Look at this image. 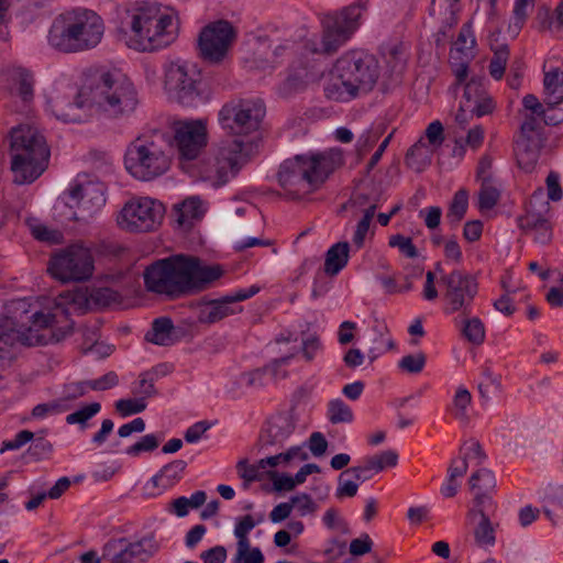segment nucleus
<instances>
[{"mask_svg":"<svg viewBox=\"0 0 563 563\" xmlns=\"http://www.w3.org/2000/svg\"><path fill=\"white\" fill-rule=\"evenodd\" d=\"M139 104L131 79L118 69L88 74L80 88L58 79L46 95V112L63 122L81 123L92 110L111 119L130 117Z\"/></svg>","mask_w":563,"mask_h":563,"instance_id":"f257e3e1","label":"nucleus"},{"mask_svg":"<svg viewBox=\"0 0 563 563\" xmlns=\"http://www.w3.org/2000/svg\"><path fill=\"white\" fill-rule=\"evenodd\" d=\"M264 115L260 99H236L222 106L218 121L228 137L214 145L205 168L213 188L225 186L251 159L253 143L246 137L260 129Z\"/></svg>","mask_w":563,"mask_h":563,"instance_id":"f03ea898","label":"nucleus"},{"mask_svg":"<svg viewBox=\"0 0 563 563\" xmlns=\"http://www.w3.org/2000/svg\"><path fill=\"white\" fill-rule=\"evenodd\" d=\"M223 275L218 264L192 255L176 254L157 260L144 273L145 288L168 299H179L209 289Z\"/></svg>","mask_w":563,"mask_h":563,"instance_id":"7ed1b4c3","label":"nucleus"},{"mask_svg":"<svg viewBox=\"0 0 563 563\" xmlns=\"http://www.w3.org/2000/svg\"><path fill=\"white\" fill-rule=\"evenodd\" d=\"M117 16L120 31L128 36V46L139 52L165 48L178 35L173 12L156 2L140 0L118 5Z\"/></svg>","mask_w":563,"mask_h":563,"instance_id":"20e7f679","label":"nucleus"},{"mask_svg":"<svg viewBox=\"0 0 563 563\" xmlns=\"http://www.w3.org/2000/svg\"><path fill=\"white\" fill-rule=\"evenodd\" d=\"M340 150L295 155L284 161L277 180L289 199H301L318 190L342 165Z\"/></svg>","mask_w":563,"mask_h":563,"instance_id":"39448f33","label":"nucleus"},{"mask_svg":"<svg viewBox=\"0 0 563 563\" xmlns=\"http://www.w3.org/2000/svg\"><path fill=\"white\" fill-rule=\"evenodd\" d=\"M378 78L377 63L363 51H349L341 55L329 73L324 95L335 101H349L360 92L373 89Z\"/></svg>","mask_w":563,"mask_h":563,"instance_id":"423d86ee","label":"nucleus"},{"mask_svg":"<svg viewBox=\"0 0 563 563\" xmlns=\"http://www.w3.org/2000/svg\"><path fill=\"white\" fill-rule=\"evenodd\" d=\"M11 170L14 183L31 184L46 169L49 150L37 128L20 124L10 131Z\"/></svg>","mask_w":563,"mask_h":563,"instance_id":"0eeeda50","label":"nucleus"},{"mask_svg":"<svg viewBox=\"0 0 563 563\" xmlns=\"http://www.w3.org/2000/svg\"><path fill=\"white\" fill-rule=\"evenodd\" d=\"M366 7L353 2L338 10L320 15L321 35L307 38L301 48L311 55H333L344 46L362 24Z\"/></svg>","mask_w":563,"mask_h":563,"instance_id":"6e6552de","label":"nucleus"},{"mask_svg":"<svg viewBox=\"0 0 563 563\" xmlns=\"http://www.w3.org/2000/svg\"><path fill=\"white\" fill-rule=\"evenodd\" d=\"M167 142L162 132L141 135L126 148L124 165L136 179L148 181L165 174L169 158L165 153Z\"/></svg>","mask_w":563,"mask_h":563,"instance_id":"1a4fd4ad","label":"nucleus"},{"mask_svg":"<svg viewBox=\"0 0 563 563\" xmlns=\"http://www.w3.org/2000/svg\"><path fill=\"white\" fill-rule=\"evenodd\" d=\"M93 271V255L82 243H74L54 252L47 266L48 274L63 284L87 282Z\"/></svg>","mask_w":563,"mask_h":563,"instance_id":"9d476101","label":"nucleus"},{"mask_svg":"<svg viewBox=\"0 0 563 563\" xmlns=\"http://www.w3.org/2000/svg\"><path fill=\"white\" fill-rule=\"evenodd\" d=\"M15 311L20 312L21 329L19 340L24 345H44L59 342L71 332V327L55 331L52 329L54 317L40 310H32L31 305L25 300L16 302Z\"/></svg>","mask_w":563,"mask_h":563,"instance_id":"9b49d317","label":"nucleus"},{"mask_svg":"<svg viewBox=\"0 0 563 563\" xmlns=\"http://www.w3.org/2000/svg\"><path fill=\"white\" fill-rule=\"evenodd\" d=\"M200 71L194 64L176 60L165 66V90L183 106H196L200 96Z\"/></svg>","mask_w":563,"mask_h":563,"instance_id":"f8f14e48","label":"nucleus"},{"mask_svg":"<svg viewBox=\"0 0 563 563\" xmlns=\"http://www.w3.org/2000/svg\"><path fill=\"white\" fill-rule=\"evenodd\" d=\"M165 207L158 200L150 197L133 198L124 203L117 222L128 232H150L162 222Z\"/></svg>","mask_w":563,"mask_h":563,"instance_id":"ddd939ff","label":"nucleus"},{"mask_svg":"<svg viewBox=\"0 0 563 563\" xmlns=\"http://www.w3.org/2000/svg\"><path fill=\"white\" fill-rule=\"evenodd\" d=\"M440 284L443 286V312L452 314L462 312L468 316L471 307L478 292L476 278L463 271L454 269L440 277Z\"/></svg>","mask_w":563,"mask_h":563,"instance_id":"4468645a","label":"nucleus"},{"mask_svg":"<svg viewBox=\"0 0 563 563\" xmlns=\"http://www.w3.org/2000/svg\"><path fill=\"white\" fill-rule=\"evenodd\" d=\"M519 229L523 234L531 236L534 243L548 245L553 239V223L551 206L544 199L542 188H538L531 196L525 214L517 218Z\"/></svg>","mask_w":563,"mask_h":563,"instance_id":"2eb2a0df","label":"nucleus"},{"mask_svg":"<svg viewBox=\"0 0 563 563\" xmlns=\"http://www.w3.org/2000/svg\"><path fill=\"white\" fill-rule=\"evenodd\" d=\"M106 185L88 176H78L69 189L68 205L75 209L73 218L87 221L99 212L106 203Z\"/></svg>","mask_w":563,"mask_h":563,"instance_id":"dca6fc26","label":"nucleus"},{"mask_svg":"<svg viewBox=\"0 0 563 563\" xmlns=\"http://www.w3.org/2000/svg\"><path fill=\"white\" fill-rule=\"evenodd\" d=\"M257 285H251L246 288H240L230 294L213 300H203L199 303L197 320L202 324H213L227 317L242 311L239 302L250 299L260 291Z\"/></svg>","mask_w":563,"mask_h":563,"instance_id":"f3484780","label":"nucleus"},{"mask_svg":"<svg viewBox=\"0 0 563 563\" xmlns=\"http://www.w3.org/2000/svg\"><path fill=\"white\" fill-rule=\"evenodd\" d=\"M235 38L231 23L219 20L206 25L199 35L198 47L201 57L211 63H219L227 55Z\"/></svg>","mask_w":563,"mask_h":563,"instance_id":"a211bd4d","label":"nucleus"},{"mask_svg":"<svg viewBox=\"0 0 563 563\" xmlns=\"http://www.w3.org/2000/svg\"><path fill=\"white\" fill-rule=\"evenodd\" d=\"M174 142L181 159H196L208 142L206 124L201 120L175 123Z\"/></svg>","mask_w":563,"mask_h":563,"instance_id":"6ab92c4d","label":"nucleus"},{"mask_svg":"<svg viewBox=\"0 0 563 563\" xmlns=\"http://www.w3.org/2000/svg\"><path fill=\"white\" fill-rule=\"evenodd\" d=\"M78 52L96 47L104 33V24L95 11L77 8L71 10Z\"/></svg>","mask_w":563,"mask_h":563,"instance_id":"aec40b11","label":"nucleus"},{"mask_svg":"<svg viewBox=\"0 0 563 563\" xmlns=\"http://www.w3.org/2000/svg\"><path fill=\"white\" fill-rule=\"evenodd\" d=\"M71 10L58 14L52 22L47 43L63 53H78Z\"/></svg>","mask_w":563,"mask_h":563,"instance_id":"412c9836","label":"nucleus"},{"mask_svg":"<svg viewBox=\"0 0 563 563\" xmlns=\"http://www.w3.org/2000/svg\"><path fill=\"white\" fill-rule=\"evenodd\" d=\"M295 431V421L290 415L280 413L268 419L260 435L261 449L267 450L282 445Z\"/></svg>","mask_w":563,"mask_h":563,"instance_id":"4be33fe9","label":"nucleus"},{"mask_svg":"<svg viewBox=\"0 0 563 563\" xmlns=\"http://www.w3.org/2000/svg\"><path fill=\"white\" fill-rule=\"evenodd\" d=\"M157 551V544L152 536L143 537L140 540L128 543L115 553L111 563H136L145 562Z\"/></svg>","mask_w":563,"mask_h":563,"instance_id":"5701e85b","label":"nucleus"},{"mask_svg":"<svg viewBox=\"0 0 563 563\" xmlns=\"http://www.w3.org/2000/svg\"><path fill=\"white\" fill-rule=\"evenodd\" d=\"M207 211L206 202L198 196H189L173 207V217L180 228L190 229Z\"/></svg>","mask_w":563,"mask_h":563,"instance_id":"b1692460","label":"nucleus"},{"mask_svg":"<svg viewBox=\"0 0 563 563\" xmlns=\"http://www.w3.org/2000/svg\"><path fill=\"white\" fill-rule=\"evenodd\" d=\"M187 467L184 460H174L164 465L146 484L147 489H158V494L176 485Z\"/></svg>","mask_w":563,"mask_h":563,"instance_id":"393cba45","label":"nucleus"},{"mask_svg":"<svg viewBox=\"0 0 563 563\" xmlns=\"http://www.w3.org/2000/svg\"><path fill=\"white\" fill-rule=\"evenodd\" d=\"M471 489L475 492V503L478 507L492 505L490 493L496 487V478L492 471L481 468L470 477Z\"/></svg>","mask_w":563,"mask_h":563,"instance_id":"a878e982","label":"nucleus"},{"mask_svg":"<svg viewBox=\"0 0 563 563\" xmlns=\"http://www.w3.org/2000/svg\"><path fill=\"white\" fill-rule=\"evenodd\" d=\"M541 140L536 137H520L516 143V157L518 165L527 173H531L540 157Z\"/></svg>","mask_w":563,"mask_h":563,"instance_id":"bb28decb","label":"nucleus"},{"mask_svg":"<svg viewBox=\"0 0 563 563\" xmlns=\"http://www.w3.org/2000/svg\"><path fill=\"white\" fill-rule=\"evenodd\" d=\"M9 80L12 82L11 95L18 96L24 103L33 100L34 76L23 67H12L8 70Z\"/></svg>","mask_w":563,"mask_h":563,"instance_id":"cd10ccee","label":"nucleus"},{"mask_svg":"<svg viewBox=\"0 0 563 563\" xmlns=\"http://www.w3.org/2000/svg\"><path fill=\"white\" fill-rule=\"evenodd\" d=\"M543 92L547 106L563 102V68L552 67L544 71Z\"/></svg>","mask_w":563,"mask_h":563,"instance_id":"c85d7f7f","label":"nucleus"},{"mask_svg":"<svg viewBox=\"0 0 563 563\" xmlns=\"http://www.w3.org/2000/svg\"><path fill=\"white\" fill-rule=\"evenodd\" d=\"M145 339L161 346L173 344L177 340V333L172 319L168 317L155 319L152 329L145 334Z\"/></svg>","mask_w":563,"mask_h":563,"instance_id":"c756f323","label":"nucleus"},{"mask_svg":"<svg viewBox=\"0 0 563 563\" xmlns=\"http://www.w3.org/2000/svg\"><path fill=\"white\" fill-rule=\"evenodd\" d=\"M350 244L338 242L333 244L325 254L324 272L328 275H338L349 262Z\"/></svg>","mask_w":563,"mask_h":563,"instance_id":"7c9ffc66","label":"nucleus"},{"mask_svg":"<svg viewBox=\"0 0 563 563\" xmlns=\"http://www.w3.org/2000/svg\"><path fill=\"white\" fill-rule=\"evenodd\" d=\"M433 151L423 139H420L406 154L405 161L407 166L415 172H422L430 165Z\"/></svg>","mask_w":563,"mask_h":563,"instance_id":"2f4dec72","label":"nucleus"},{"mask_svg":"<svg viewBox=\"0 0 563 563\" xmlns=\"http://www.w3.org/2000/svg\"><path fill=\"white\" fill-rule=\"evenodd\" d=\"M265 515L263 512H258L255 515H245L243 517H239L235 520L234 526V537L238 539L236 547L240 548L241 551H245L247 548L249 533L258 525L264 522Z\"/></svg>","mask_w":563,"mask_h":563,"instance_id":"473e14b6","label":"nucleus"},{"mask_svg":"<svg viewBox=\"0 0 563 563\" xmlns=\"http://www.w3.org/2000/svg\"><path fill=\"white\" fill-rule=\"evenodd\" d=\"M500 183L498 180L482 181L478 191V208L481 211L492 210L500 199Z\"/></svg>","mask_w":563,"mask_h":563,"instance_id":"72a5a7b5","label":"nucleus"},{"mask_svg":"<svg viewBox=\"0 0 563 563\" xmlns=\"http://www.w3.org/2000/svg\"><path fill=\"white\" fill-rule=\"evenodd\" d=\"M295 44L290 41H285L284 43L277 45L273 52V59L268 60L267 58H263L262 52L258 49L254 56V65L260 69L273 68L275 65L279 64L284 57H288L291 55L294 51Z\"/></svg>","mask_w":563,"mask_h":563,"instance_id":"f704fd0d","label":"nucleus"},{"mask_svg":"<svg viewBox=\"0 0 563 563\" xmlns=\"http://www.w3.org/2000/svg\"><path fill=\"white\" fill-rule=\"evenodd\" d=\"M484 507L478 510L481 521L474 529V538L481 547H493L495 544V531L488 516L484 512Z\"/></svg>","mask_w":563,"mask_h":563,"instance_id":"c9c22d12","label":"nucleus"},{"mask_svg":"<svg viewBox=\"0 0 563 563\" xmlns=\"http://www.w3.org/2000/svg\"><path fill=\"white\" fill-rule=\"evenodd\" d=\"M468 207V195L467 191L461 189L455 192L452 203L446 213V220L452 225L455 227L460 223V221L464 218Z\"/></svg>","mask_w":563,"mask_h":563,"instance_id":"e433bc0d","label":"nucleus"},{"mask_svg":"<svg viewBox=\"0 0 563 563\" xmlns=\"http://www.w3.org/2000/svg\"><path fill=\"white\" fill-rule=\"evenodd\" d=\"M534 0H515L512 18L508 26V31L512 36H517L525 25L528 14L529 7H533Z\"/></svg>","mask_w":563,"mask_h":563,"instance_id":"4c0bfd02","label":"nucleus"},{"mask_svg":"<svg viewBox=\"0 0 563 563\" xmlns=\"http://www.w3.org/2000/svg\"><path fill=\"white\" fill-rule=\"evenodd\" d=\"M327 417L333 424L350 423L353 421L351 408L340 398L333 399L328 404Z\"/></svg>","mask_w":563,"mask_h":563,"instance_id":"58836bf2","label":"nucleus"},{"mask_svg":"<svg viewBox=\"0 0 563 563\" xmlns=\"http://www.w3.org/2000/svg\"><path fill=\"white\" fill-rule=\"evenodd\" d=\"M461 328L464 338L473 344L479 345L485 340V328L484 323L479 318L474 317L471 319H464Z\"/></svg>","mask_w":563,"mask_h":563,"instance_id":"ea45409f","label":"nucleus"},{"mask_svg":"<svg viewBox=\"0 0 563 563\" xmlns=\"http://www.w3.org/2000/svg\"><path fill=\"white\" fill-rule=\"evenodd\" d=\"M478 391L483 400L488 401L500 393V380L490 369L485 368L481 382L478 383Z\"/></svg>","mask_w":563,"mask_h":563,"instance_id":"a19ab883","label":"nucleus"},{"mask_svg":"<svg viewBox=\"0 0 563 563\" xmlns=\"http://www.w3.org/2000/svg\"><path fill=\"white\" fill-rule=\"evenodd\" d=\"M155 382L156 380L155 377H153V374L143 372L140 375L139 380L132 384L131 393L135 397L146 400V398L153 397L157 394Z\"/></svg>","mask_w":563,"mask_h":563,"instance_id":"79ce46f5","label":"nucleus"},{"mask_svg":"<svg viewBox=\"0 0 563 563\" xmlns=\"http://www.w3.org/2000/svg\"><path fill=\"white\" fill-rule=\"evenodd\" d=\"M384 124L372 125L365 130L356 142V151L360 155L367 153L384 133Z\"/></svg>","mask_w":563,"mask_h":563,"instance_id":"37998d69","label":"nucleus"},{"mask_svg":"<svg viewBox=\"0 0 563 563\" xmlns=\"http://www.w3.org/2000/svg\"><path fill=\"white\" fill-rule=\"evenodd\" d=\"M358 482L353 478L349 468L344 470L338 477L335 497L339 499L354 497L358 490Z\"/></svg>","mask_w":563,"mask_h":563,"instance_id":"c03bdc74","label":"nucleus"},{"mask_svg":"<svg viewBox=\"0 0 563 563\" xmlns=\"http://www.w3.org/2000/svg\"><path fill=\"white\" fill-rule=\"evenodd\" d=\"M100 410L101 405L99 402H91L69 413L66 417V422L68 424H79L81 429H85L87 427V421L99 413Z\"/></svg>","mask_w":563,"mask_h":563,"instance_id":"a18cd8bd","label":"nucleus"},{"mask_svg":"<svg viewBox=\"0 0 563 563\" xmlns=\"http://www.w3.org/2000/svg\"><path fill=\"white\" fill-rule=\"evenodd\" d=\"M470 55L450 53V64L456 80L455 86L462 85L467 78Z\"/></svg>","mask_w":563,"mask_h":563,"instance_id":"49530a36","label":"nucleus"},{"mask_svg":"<svg viewBox=\"0 0 563 563\" xmlns=\"http://www.w3.org/2000/svg\"><path fill=\"white\" fill-rule=\"evenodd\" d=\"M68 408L66 400L57 399L49 402L38 404L32 410V417L37 420L45 419L66 411Z\"/></svg>","mask_w":563,"mask_h":563,"instance_id":"de8ad7c7","label":"nucleus"},{"mask_svg":"<svg viewBox=\"0 0 563 563\" xmlns=\"http://www.w3.org/2000/svg\"><path fill=\"white\" fill-rule=\"evenodd\" d=\"M323 352V344L316 334H309L301 341L302 357L307 362H313Z\"/></svg>","mask_w":563,"mask_h":563,"instance_id":"09e8293b","label":"nucleus"},{"mask_svg":"<svg viewBox=\"0 0 563 563\" xmlns=\"http://www.w3.org/2000/svg\"><path fill=\"white\" fill-rule=\"evenodd\" d=\"M508 57L509 49L507 45L501 46L494 53L489 63V74L494 79L499 80L503 78Z\"/></svg>","mask_w":563,"mask_h":563,"instance_id":"8fccbe9b","label":"nucleus"},{"mask_svg":"<svg viewBox=\"0 0 563 563\" xmlns=\"http://www.w3.org/2000/svg\"><path fill=\"white\" fill-rule=\"evenodd\" d=\"M146 401L143 398L139 397H135L133 399H119L115 402V410L124 418L132 415L141 413L146 409Z\"/></svg>","mask_w":563,"mask_h":563,"instance_id":"3c124183","label":"nucleus"},{"mask_svg":"<svg viewBox=\"0 0 563 563\" xmlns=\"http://www.w3.org/2000/svg\"><path fill=\"white\" fill-rule=\"evenodd\" d=\"M29 228L31 234L41 242L57 243L62 236L59 231L49 229L37 221H30Z\"/></svg>","mask_w":563,"mask_h":563,"instance_id":"603ef678","label":"nucleus"},{"mask_svg":"<svg viewBox=\"0 0 563 563\" xmlns=\"http://www.w3.org/2000/svg\"><path fill=\"white\" fill-rule=\"evenodd\" d=\"M460 452L462 454L461 460L465 461L467 464L473 461L476 462V464H482L486 459L481 444L473 439L465 441L462 444Z\"/></svg>","mask_w":563,"mask_h":563,"instance_id":"864d4df0","label":"nucleus"},{"mask_svg":"<svg viewBox=\"0 0 563 563\" xmlns=\"http://www.w3.org/2000/svg\"><path fill=\"white\" fill-rule=\"evenodd\" d=\"M388 245L398 249V251L408 258H416L419 255L417 247L412 243V239L402 234L391 235Z\"/></svg>","mask_w":563,"mask_h":563,"instance_id":"5fc2aeb1","label":"nucleus"},{"mask_svg":"<svg viewBox=\"0 0 563 563\" xmlns=\"http://www.w3.org/2000/svg\"><path fill=\"white\" fill-rule=\"evenodd\" d=\"M426 362V355L422 352H418L416 354H408L402 356L398 363V366L404 372L418 374L423 371Z\"/></svg>","mask_w":563,"mask_h":563,"instance_id":"6e6d98bb","label":"nucleus"},{"mask_svg":"<svg viewBox=\"0 0 563 563\" xmlns=\"http://www.w3.org/2000/svg\"><path fill=\"white\" fill-rule=\"evenodd\" d=\"M158 444H159V439L155 434H153V433L145 434L144 437H142L140 439V441H137L133 445L129 446L125 450V453L131 456H137L142 452L154 451L155 449L158 448Z\"/></svg>","mask_w":563,"mask_h":563,"instance_id":"4d7b16f0","label":"nucleus"},{"mask_svg":"<svg viewBox=\"0 0 563 563\" xmlns=\"http://www.w3.org/2000/svg\"><path fill=\"white\" fill-rule=\"evenodd\" d=\"M238 473L245 482H255L263 478L265 472L260 466V461L255 464H249L246 460H241L236 464Z\"/></svg>","mask_w":563,"mask_h":563,"instance_id":"13d9d810","label":"nucleus"},{"mask_svg":"<svg viewBox=\"0 0 563 563\" xmlns=\"http://www.w3.org/2000/svg\"><path fill=\"white\" fill-rule=\"evenodd\" d=\"M485 88L483 80L479 78H472L464 86L463 101L461 104H473L475 100L484 96Z\"/></svg>","mask_w":563,"mask_h":563,"instance_id":"bf43d9fd","label":"nucleus"},{"mask_svg":"<svg viewBox=\"0 0 563 563\" xmlns=\"http://www.w3.org/2000/svg\"><path fill=\"white\" fill-rule=\"evenodd\" d=\"M426 139L428 141L427 145L433 150H437L442 145L444 141V129L439 120L432 121L428 124L426 129Z\"/></svg>","mask_w":563,"mask_h":563,"instance_id":"052dcab7","label":"nucleus"},{"mask_svg":"<svg viewBox=\"0 0 563 563\" xmlns=\"http://www.w3.org/2000/svg\"><path fill=\"white\" fill-rule=\"evenodd\" d=\"M475 44V38L472 35L468 27H462L459 33L457 40L454 43V47L451 49V53L457 54H471V49Z\"/></svg>","mask_w":563,"mask_h":563,"instance_id":"680f3d73","label":"nucleus"},{"mask_svg":"<svg viewBox=\"0 0 563 563\" xmlns=\"http://www.w3.org/2000/svg\"><path fill=\"white\" fill-rule=\"evenodd\" d=\"M290 503L301 517L313 514L318 508L312 498L305 493L292 496Z\"/></svg>","mask_w":563,"mask_h":563,"instance_id":"e2e57ef3","label":"nucleus"},{"mask_svg":"<svg viewBox=\"0 0 563 563\" xmlns=\"http://www.w3.org/2000/svg\"><path fill=\"white\" fill-rule=\"evenodd\" d=\"M472 396L471 393L463 387H460L454 396L453 404L456 409L455 417L459 419L466 418V409L471 404Z\"/></svg>","mask_w":563,"mask_h":563,"instance_id":"0e129e2a","label":"nucleus"},{"mask_svg":"<svg viewBox=\"0 0 563 563\" xmlns=\"http://www.w3.org/2000/svg\"><path fill=\"white\" fill-rule=\"evenodd\" d=\"M234 563H264V555L260 548L251 549L250 542L245 551H241L239 547Z\"/></svg>","mask_w":563,"mask_h":563,"instance_id":"69168bd1","label":"nucleus"},{"mask_svg":"<svg viewBox=\"0 0 563 563\" xmlns=\"http://www.w3.org/2000/svg\"><path fill=\"white\" fill-rule=\"evenodd\" d=\"M92 298L101 306H110L120 302L121 294L112 288L102 287L93 292Z\"/></svg>","mask_w":563,"mask_h":563,"instance_id":"338daca9","label":"nucleus"},{"mask_svg":"<svg viewBox=\"0 0 563 563\" xmlns=\"http://www.w3.org/2000/svg\"><path fill=\"white\" fill-rule=\"evenodd\" d=\"M543 504H549L553 508L563 510V486H549L541 496Z\"/></svg>","mask_w":563,"mask_h":563,"instance_id":"774afa93","label":"nucleus"}]
</instances>
